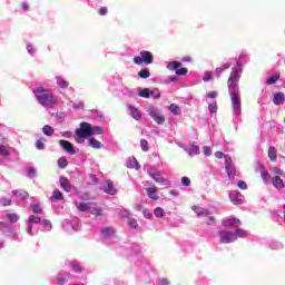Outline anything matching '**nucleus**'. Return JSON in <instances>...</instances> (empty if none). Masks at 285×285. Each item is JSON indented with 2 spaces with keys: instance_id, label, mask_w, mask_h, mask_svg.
I'll use <instances>...</instances> for the list:
<instances>
[{
  "instance_id": "nucleus-4",
  "label": "nucleus",
  "mask_w": 285,
  "mask_h": 285,
  "mask_svg": "<svg viewBox=\"0 0 285 285\" xmlns=\"http://www.w3.org/2000/svg\"><path fill=\"white\" fill-rule=\"evenodd\" d=\"M155 59V56H153V52L142 50L140 51V56L134 57V63L136 66H141L142 63L145 66H150Z\"/></svg>"
},
{
  "instance_id": "nucleus-28",
  "label": "nucleus",
  "mask_w": 285,
  "mask_h": 285,
  "mask_svg": "<svg viewBox=\"0 0 285 285\" xmlns=\"http://www.w3.org/2000/svg\"><path fill=\"white\" fill-rule=\"evenodd\" d=\"M102 237H110V235H115V228L106 227L101 232Z\"/></svg>"
},
{
  "instance_id": "nucleus-43",
  "label": "nucleus",
  "mask_w": 285,
  "mask_h": 285,
  "mask_svg": "<svg viewBox=\"0 0 285 285\" xmlns=\"http://www.w3.org/2000/svg\"><path fill=\"white\" fill-rule=\"evenodd\" d=\"M29 222H31L33 224H41V217L35 216V215H30L29 216Z\"/></svg>"
},
{
  "instance_id": "nucleus-23",
  "label": "nucleus",
  "mask_w": 285,
  "mask_h": 285,
  "mask_svg": "<svg viewBox=\"0 0 285 285\" xmlns=\"http://www.w3.org/2000/svg\"><path fill=\"white\" fill-rule=\"evenodd\" d=\"M88 142L90 148H96V150H99V148H101V142L95 139L92 136L88 138Z\"/></svg>"
},
{
  "instance_id": "nucleus-37",
  "label": "nucleus",
  "mask_w": 285,
  "mask_h": 285,
  "mask_svg": "<svg viewBox=\"0 0 285 285\" xmlns=\"http://www.w3.org/2000/svg\"><path fill=\"white\" fill-rule=\"evenodd\" d=\"M57 164H58L59 168H62V169L67 168L68 159H66L65 157H61L58 159Z\"/></svg>"
},
{
  "instance_id": "nucleus-13",
  "label": "nucleus",
  "mask_w": 285,
  "mask_h": 285,
  "mask_svg": "<svg viewBox=\"0 0 285 285\" xmlns=\"http://www.w3.org/2000/svg\"><path fill=\"white\" fill-rule=\"evenodd\" d=\"M150 117H153L154 121H156V124H158L159 126H164V124L166 122V117L157 111H151Z\"/></svg>"
},
{
  "instance_id": "nucleus-34",
  "label": "nucleus",
  "mask_w": 285,
  "mask_h": 285,
  "mask_svg": "<svg viewBox=\"0 0 285 285\" xmlns=\"http://www.w3.org/2000/svg\"><path fill=\"white\" fill-rule=\"evenodd\" d=\"M154 215H155V217H158L159 219H161V217H164V215H166V212H164V208L157 207L154 210Z\"/></svg>"
},
{
  "instance_id": "nucleus-63",
  "label": "nucleus",
  "mask_w": 285,
  "mask_h": 285,
  "mask_svg": "<svg viewBox=\"0 0 285 285\" xmlns=\"http://www.w3.org/2000/svg\"><path fill=\"white\" fill-rule=\"evenodd\" d=\"M170 283L168 282V279L167 278H163L161 281H160V285H169Z\"/></svg>"
},
{
  "instance_id": "nucleus-19",
  "label": "nucleus",
  "mask_w": 285,
  "mask_h": 285,
  "mask_svg": "<svg viewBox=\"0 0 285 285\" xmlns=\"http://www.w3.org/2000/svg\"><path fill=\"white\" fill-rule=\"evenodd\" d=\"M284 101H285L284 92H277L274 95L273 102L275 104V106H282V104H284Z\"/></svg>"
},
{
  "instance_id": "nucleus-44",
  "label": "nucleus",
  "mask_w": 285,
  "mask_h": 285,
  "mask_svg": "<svg viewBox=\"0 0 285 285\" xmlns=\"http://www.w3.org/2000/svg\"><path fill=\"white\" fill-rule=\"evenodd\" d=\"M189 155H199V146L193 145L189 150Z\"/></svg>"
},
{
  "instance_id": "nucleus-8",
  "label": "nucleus",
  "mask_w": 285,
  "mask_h": 285,
  "mask_svg": "<svg viewBox=\"0 0 285 285\" xmlns=\"http://www.w3.org/2000/svg\"><path fill=\"white\" fill-rule=\"evenodd\" d=\"M222 224L225 228H235L236 230L237 228H239V226H242V220H239V218L236 217H230L223 220Z\"/></svg>"
},
{
  "instance_id": "nucleus-49",
  "label": "nucleus",
  "mask_w": 285,
  "mask_h": 285,
  "mask_svg": "<svg viewBox=\"0 0 285 285\" xmlns=\"http://www.w3.org/2000/svg\"><path fill=\"white\" fill-rule=\"evenodd\" d=\"M207 217V226H215V217L208 215Z\"/></svg>"
},
{
  "instance_id": "nucleus-60",
  "label": "nucleus",
  "mask_w": 285,
  "mask_h": 285,
  "mask_svg": "<svg viewBox=\"0 0 285 285\" xmlns=\"http://www.w3.org/2000/svg\"><path fill=\"white\" fill-rule=\"evenodd\" d=\"M89 177H90L92 184H97V176L95 174H90Z\"/></svg>"
},
{
  "instance_id": "nucleus-12",
  "label": "nucleus",
  "mask_w": 285,
  "mask_h": 285,
  "mask_svg": "<svg viewBox=\"0 0 285 285\" xmlns=\"http://www.w3.org/2000/svg\"><path fill=\"white\" fill-rule=\"evenodd\" d=\"M191 210H194V213H196V215H198L199 217H208V215H210V212H208V209L199 207L197 205H194L191 207Z\"/></svg>"
},
{
  "instance_id": "nucleus-10",
  "label": "nucleus",
  "mask_w": 285,
  "mask_h": 285,
  "mask_svg": "<svg viewBox=\"0 0 285 285\" xmlns=\"http://www.w3.org/2000/svg\"><path fill=\"white\" fill-rule=\"evenodd\" d=\"M59 145L61 146L62 150L68 153V155H75L77 153L75 150V145L68 140L61 139L59 140Z\"/></svg>"
},
{
  "instance_id": "nucleus-36",
  "label": "nucleus",
  "mask_w": 285,
  "mask_h": 285,
  "mask_svg": "<svg viewBox=\"0 0 285 285\" xmlns=\"http://www.w3.org/2000/svg\"><path fill=\"white\" fill-rule=\"evenodd\" d=\"M0 155L2 157H10V150L8 149V147L0 145Z\"/></svg>"
},
{
  "instance_id": "nucleus-59",
  "label": "nucleus",
  "mask_w": 285,
  "mask_h": 285,
  "mask_svg": "<svg viewBox=\"0 0 285 285\" xmlns=\"http://www.w3.org/2000/svg\"><path fill=\"white\" fill-rule=\"evenodd\" d=\"M27 50H28L29 55H32L35 52V48L31 45L27 46Z\"/></svg>"
},
{
  "instance_id": "nucleus-1",
  "label": "nucleus",
  "mask_w": 285,
  "mask_h": 285,
  "mask_svg": "<svg viewBox=\"0 0 285 285\" xmlns=\"http://www.w3.org/2000/svg\"><path fill=\"white\" fill-rule=\"evenodd\" d=\"M240 79L242 72L237 69H232V72L227 80V90L230 97L233 112L236 117H239V115H242V100H239Z\"/></svg>"
},
{
  "instance_id": "nucleus-26",
  "label": "nucleus",
  "mask_w": 285,
  "mask_h": 285,
  "mask_svg": "<svg viewBox=\"0 0 285 285\" xmlns=\"http://www.w3.org/2000/svg\"><path fill=\"white\" fill-rule=\"evenodd\" d=\"M138 77L140 79H149L150 78V69H141L139 72H138Z\"/></svg>"
},
{
  "instance_id": "nucleus-20",
  "label": "nucleus",
  "mask_w": 285,
  "mask_h": 285,
  "mask_svg": "<svg viewBox=\"0 0 285 285\" xmlns=\"http://www.w3.org/2000/svg\"><path fill=\"white\" fill-rule=\"evenodd\" d=\"M89 213H91V215H95L96 217H101V215H104V209H101V207H98L97 204L92 203Z\"/></svg>"
},
{
  "instance_id": "nucleus-33",
  "label": "nucleus",
  "mask_w": 285,
  "mask_h": 285,
  "mask_svg": "<svg viewBox=\"0 0 285 285\" xmlns=\"http://www.w3.org/2000/svg\"><path fill=\"white\" fill-rule=\"evenodd\" d=\"M7 218L10 224H17L19 222V216L17 214H7Z\"/></svg>"
},
{
  "instance_id": "nucleus-62",
  "label": "nucleus",
  "mask_w": 285,
  "mask_h": 285,
  "mask_svg": "<svg viewBox=\"0 0 285 285\" xmlns=\"http://www.w3.org/2000/svg\"><path fill=\"white\" fill-rule=\"evenodd\" d=\"M144 215L147 219H151L153 218V214H150V212H144Z\"/></svg>"
},
{
  "instance_id": "nucleus-27",
  "label": "nucleus",
  "mask_w": 285,
  "mask_h": 285,
  "mask_svg": "<svg viewBox=\"0 0 285 285\" xmlns=\"http://www.w3.org/2000/svg\"><path fill=\"white\" fill-rule=\"evenodd\" d=\"M30 207L36 215H43V208H41L40 204H33Z\"/></svg>"
},
{
  "instance_id": "nucleus-55",
  "label": "nucleus",
  "mask_w": 285,
  "mask_h": 285,
  "mask_svg": "<svg viewBox=\"0 0 285 285\" xmlns=\"http://www.w3.org/2000/svg\"><path fill=\"white\" fill-rule=\"evenodd\" d=\"M208 99H215L217 97V91H209L207 94Z\"/></svg>"
},
{
  "instance_id": "nucleus-45",
  "label": "nucleus",
  "mask_w": 285,
  "mask_h": 285,
  "mask_svg": "<svg viewBox=\"0 0 285 285\" xmlns=\"http://www.w3.org/2000/svg\"><path fill=\"white\" fill-rule=\"evenodd\" d=\"M43 228H47L48 230H52V223H50L49 219L42 220Z\"/></svg>"
},
{
  "instance_id": "nucleus-24",
  "label": "nucleus",
  "mask_w": 285,
  "mask_h": 285,
  "mask_svg": "<svg viewBox=\"0 0 285 285\" xmlns=\"http://www.w3.org/2000/svg\"><path fill=\"white\" fill-rule=\"evenodd\" d=\"M42 132L46 135V137H52L55 135V128H52L50 125H46L42 127Z\"/></svg>"
},
{
  "instance_id": "nucleus-38",
  "label": "nucleus",
  "mask_w": 285,
  "mask_h": 285,
  "mask_svg": "<svg viewBox=\"0 0 285 285\" xmlns=\"http://www.w3.org/2000/svg\"><path fill=\"white\" fill-rule=\"evenodd\" d=\"M140 148H141V150H144V153H148V150H149L148 140L141 139L140 140Z\"/></svg>"
},
{
  "instance_id": "nucleus-47",
  "label": "nucleus",
  "mask_w": 285,
  "mask_h": 285,
  "mask_svg": "<svg viewBox=\"0 0 285 285\" xmlns=\"http://www.w3.org/2000/svg\"><path fill=\"white\" fill-rule=\"evenodd\" d=\"M36 148H37V150H43V148H46V144H43L42 140H37Z\"/></svg>"
},
{
  "instance_id": "nucleus-41",
  "label": "nucleus",
  "mask_w": 285,
  "mask_h": 285,
  "mask_svg": "<svg viewBox=\"0 0 285 285\" xmlns=\"http://www.w3.org/2000/svg\"><path fill=\"white\" fill-rule=\"evenodd\" d=\"M69 277H70L69 275H67V276L58 275V285L66 284V282H68Z\"/></svg>"
},
{
  "instance_id": "nucleus-21",
  "label": "nucleus",
  "mask_w": 285,
  "mask_h": 285,
  "mask_svg": "<svg viewBox=\"0 0 285 285\" xmlns=\"http://www.w3.org/2000/svg\"><path fill=\"white\" fill-rule=\"evenodd\" d=\"M267 155L271 161H277V149H275V146H269Z\"/></svg>"
},
{
  "instance_id": "nucleus-31",
  "label": "nucleus",
  "mask_w": 285,
  "mask_h": 285,
  "mask_svg": "<svg viewBox=\"0 0 285 285\" xmlns=\"http://www.w3.org/2000/svg\"><path fill=\"white\" fill-rule=\"evenodd\" d=\"M279 81V75H274L266 80L267 86H273Z\"/></svg>"
},
{
  "instance_id": "nucleus-7",
  "label": "nucleus",
  "mask_w": 285,
  "mask_h": 285,
  "mask_svg": "<svg viewBox=\"0 0 285 285\" xmlns=\"http://www.w3.org/2000/svg\"><path fill=\"white\" fill-rule=\"evenodd\" d=\"M168 70H176V75L178 77H184L188 75V68L181 67V62L179 61H171L167 65Z\"/></svg>"
},
{
  "instance_id": "nucleus-16",
  "label": "nucleus",
  "mask_w": 285,
  "mask_h": 285,
  "mask_svg": "<svg viewBox=\"0 0 285 285\" xmlns=\"http://www.w3.org/2000/svg\"><path fill=\"white\" fill-rule=\"evenodd\" d=\"M60 187L65 189L66 193H70L72 190V186L70 185V180L66 177H60Z\"/></svg>"
},
{
  "instance_id": "nucleus-46",
  "label": "nucleus",
  "mask_w": 285,
  "mask_h": 285,
  "mask_svg": "<svg viewBox=\"0 0 285 285\" xmlns=\"http://www.w3.org/2000/svg\"><path fill=\"white\" fill-rule=\"evenodd\" d=\"M237 187H238L240 190H246V188H248V185H247L246 181H244V180H238Z\"/></svg>"
},
{
  "instance_id": "nucleus-32",
  "label": "nucleus",
  "mask_w": 285,
  "mask_h": 285,
  "mask_svg": "<svg viewBox=\"0 0 285 285\" xmlns=\"http://www.w3.org/2000/svg\"><path fill=\"white\" fill-rule=\"evenodd\" d=\"M57 83L59 88H68L69 86L68 81L61 77H57Z\"/></svg>"
},
{
  "instance_id": "nucleus-61",
  "label": "nucleus",
  "mask_w": 285,
  "mask_h": 285,
  "mask_svg": "<svg viewBox=\"0 0 285 285\" xmlns=\"http://www.w3.org/2000/svg\"><path fill=\"white\" fill-rule=\"evenodd\" d=\"M169 194L173 195V197H177V195H179V190L171 189Z\"/></svg>"
},
{
  "instance_id": "nucleus-64",
  "label": "nucleus",
  "mask_w": 285,
  "mask_h": 285,
  "mask_svg": "<svg viewBox=\"0 0 285 285\" xmlns=\"http://www.w3.org/2000/svg\"><path fill=\"white\" fill-rule=\"evenodd\" d=\"M215 72L217 73V75H222V72H224V68L222 67V68H216L215 69Z\"/></svg>"
},
{
  "instance_id": "nucleus-51",
  "label": "nucleus",
  "mask_w": 285,
  "mask_h": 285,
  "mask_svg": "<svg viewBox=\"0 0 285 285\" xmlns=\"http://www.w3.org/2000/svg\"><path fill=\"white\" fill-rule=\"evenodd\" d=\"M181 184H183V186H190V178H188V177H183L181 178Z\"/></svg>"
},
{
  "instance_id": "nucleus-2",
  "label": "nucleus",
  "mask_w": 285,
  "mask_h": 285,
  "mask_svg": "<svg viewBox=\"0 0 285 285\" xmlns=\"http://www.w3.org/2000/svg\"><path fill=\"white\" fill-rule=\"evenodd\" d=\"M36 99L41 106H56L57 105V97L49 92L48 89L43 87H38L33 91Z\"/></svg>"
},
{
  "instance_id": "nucleus-40",
  "label": "nucleus",
  "mask_w": 285,
  "mask_h": 285,
  "mask_svg": "<svg viewBox=\"0 0 285 285\" xmlns=\"http://www.w3.org/2000/svg\"><path fill=\"white\" fill-rule=\"evenodd\" d=\"M128 226H130V228H134L135 230H137V228H139V225L137 224V219H135V218H130L128 220Z\"/></svg>"
},
{
  "instance_id": "nucleus-58",
  "label": "nucleus",
  "mask_w": 285,
  "mask_h": 285,
  "mask_svg": "<svg viewBox=\"0 0 285 285\" xmlns=\"http://www.w3.org/2000/svg\"><path fill=\"white\" fill-rule=\"evenodd\" d=\"M215 158H216V159H223V158H224V153H222V151H216V153H215Z\"/></svg>"
},
{
  "instance_id": "nucleus-48",
  "label": "nucleus",
  "mask_w": 285,
  "mask_h": 285,
  "mask_svg": "<svg viewBox=\"0 0 285 285\" xmlns=\"http://www.w3.org/2000/svg\"><path fill=\"white\" fill-rule=\"evenodd\" d=\"M71 266L75 273H83V269L77 263H71Z\"/></svg>"
},
{
  "instance_id": "nucleus-30",
  "label": "nucleus",
  "mask_w": 285,
  "mask_h": 285,
  "mask_svg": "<svg viewBox=\"0 0 285 285\" xmlns=\"http://www.w3.org/2000/svg\"><path fill=\"white\" fill-rule=\"evenodd\" d=\"M138 96L142 97V99H150V90L145 88L138 92Z\"/></svg>"
},
{
  "instance_id": "nucleus-6",
  "label": "nucleus",
  "mask_w": 285,
  "mask_h": 285,
  "mask_svg": "<svg viewBox=\"0 0 285 285\" xmlns=\"http://www.w3.org/2000/svg\"><path fill=\"white\" fill-rule=\"evenodd\" d=\"M225 170L227 173V176L229 179H235V174L237 173V168H235V165H233V158L230 156L225 155Z\"/></svg>"
},
{
  "instance_id": "nucleus-3",
  "label": "nucleus",
  "mask_w": 285,
  "mask_h": 285,
  "mask_svg": "<svg viewBox=\"0 0 285 285\" xmlns=\"http://www.w3.org/2000/svg\"><path fill=\"white\" fill-rule=\"evenodd\" d=\"M90 137H92V125L80 122V128L76 129L75 140L79 144L80 139H88Z\"/></svg>"
},
{
  "instance_id": "nucleus-15",
  "label": "nucleus",
  "mask_w": 285,
  "mask_h": 285,
  "mask_svg": "<svg viewBox=\"0 0 285 285\" xmlns=\"http://www.w3.org/2000/svg\"><path fill=\"white\" fill-rule=\"evenodd\" d=\"M128 110H129L130 117H132L137 121H139V119H141V111H139V109H137V107L129 105Z\"/></svg>"
},
{
  "instance_id": "nucleus-56",
  "label": "nucleus",
  "mask_w": 285,
  "mask_h": 285,
  "mask_svg": "<svg viewBox=\"0 0 285 285\" xmlns=\"http://www.w3.org/2000/svg\"><path fill=\"white\" fill-rule=\"evenodd\" d=\"M210 79H213V75H210V72H206L203 81H210Z\"/></svg>"
},
{
  "instance_id": "nucleus-9",
  "label": "nucleus",
  "mask_w": 285,
  "mask_h": 285,
  "mask_svg": "<svg viewBox=\"0 0 285 285\" xmlns=\"http://www.w3.org/2000/svg\"><path fill=\"white\" fill-rule=\"evenodd\" d=\"M150 177L153 180H155L157 184H161V186H167L168 188H170V180L164 178V176H161V174L159 173H154L150 174Z\"/></svg>"
},
{
  "instance_id": "nucleus-25",
  "label": "nucleus",
  "mask_w": 285,
  "mask_h": 285,
  "mask_svg": "<svg viewBox=\"0 0 285 285\" xmlns=\"http://www.w3.org/2000/svg\"><path fill=\"white\" fill-rule=\"evenodd\" d=\"M51 199H56L57 202L63 200V194L59 189H55L51 196Z\"/></svg>"
},
{
  "instance_id": "nucleus-18",
  "label": "nucleus",
  "mask_w": 285,
  "mask_h": 285,
  "mask_svg": "<svg viewBox=\"0 0 285 285\" xmlns=\"http://www.w3.org/2000/svg\"><path fill=\"white\" fill-rule=\"evenodd\" d=\"M146 193L149 199H153L154 202H157V199H159V195H157V188L148 187L146 188Z\"/></svg>"
},
{
  "instance_id": "nucleus-50",
  "label": "nucleus",
  "mask_w": 285,
  "mask_h": 285,
  "mask_svg": "<svg viewBox=\"0 0 285 285\" xmlns=\"http://www.w3.org/2000/svg\"><path fill=\"white\" fill-rule=\"evenodd\" d=\"M0 204H2V206H10V204H12V200H10L9 198H2L0 200Z\"/></svg>"
},
{
  "instance_id": "nucleus-29",
  "label": "nucleus",
  "mask_w": 285,
  "mask_h": 285,
  "mask_svg": "<svg viewBox=\"0 0 285 285\" xmlns=\"http://www.w3.org/2000/svg\"><path fill=\"white\" fill-rule=\"evenodd\" d=\"M261 177L265 181V184H268L271 181V174H268V170L262 169Z\"/></svg>"
},
{
  "instance_id": "nucleus-22",
  "label": "nucleus",
  "mask_w": 285,
  "mask_h": 285,
  "mask_svg": "<svg viewBox=\"0 0 285 285\" xmlns=\"http://www.w3.org/2000/svg\"><path fill=\"white\" fill-rule=\"evenodd\" d=\"M234 235H235V237H239L240 239H246V237H248V232H246V229H242V228L237 227L234 230Z\"/></svg>"
},
{
  "instance_id": "nucleus-5",
  "label": "nucleus",
  "mask_w": 285,
  "mask_h": 285,
  "mask_svg": "<svg viewBox=\"0 0 285 285\" xmlns=\"http://www.w3.org/2000/svg\"><path fill=\"white\" fill-rule=\"evenodd\" d=\"M220 237V244H233V242H237V237H235V232L223 229L218 232Z\"/></svg>"
},
{
  "instance_id": "nucleus-39",
  "label": "nucleus",
  "mask_w": 285,
  "mask_h": 285,
  "mask_svg": "<svg viewBox=\"0 0 285 285\" xmlns=\"http://www.w3.org/2000/svg\"><path fill=\"white\" fill-rule=\"evenodd\" d=\"M169 110H170V112H173V115H179V112H180L179 106H177L175 104H171L169 106Z\"/></svg>"
},
{
  "instance_id": "nucleus-57",
  "label": "nucleus",
  "mask_w": 285,
  "mask_h": 285,
  "mask_svg": "<svg viewBox=\"0 0 285 285\" xmlns=\"http://www.w3.org/2000/svg\"><path fill=\"white\" fill-rule=\"evenodd\" d=\"M21 9L24 10V11H28V10H30V4L28 2H22L21 3Z\"/></svg>"
},
{
  "instance_id": "nucleus-11",
  "label": "nucleus",
  "mask_w": 285,
  "mask_h": 285,
  "mask_svg": "<svg viewBox=\"0 0 285 285\" xmlns=\"http://www.w3.org/2000/svg\"><path fill=\"white\" fill-rule=\"evenodd\" d=\"M75 206H76L77 210H79L80 213H90L91 206H94V205H92V203H79V202H77L75 204Z\"/></svg>"
},
{
  "instance_id": "nucleus-14",
  "label": "nucleus",
  "mask_w": 285,
  "mask_h": 285,
  "mask_svg": "<svg viewBox=\"0 0 285 285\" xmlns=\"http://www.w3.org/2000/svg\"><path fill=\"white\" fill-rule=\"evenodd\" d=\"M104 190L107 195H115L117 193V189L115 188V184H112V180H106Z\"/></svg>"
},
{
  "instance_id": "nucleus-54",
  "label": "nucleus",
  "mask_w": 285,
  "mask_h": 285,
  "mask_svg": "<svg viewBox=\"0 0 285 285\" xmlns=\"http://www.w3.org/2000/svg\"><path fill=\"white\" fill-rule=\"evenodd\" d=\"M203 150H204V155H206V157H210V155H212L210 147L205 146Z\"/></svg>"
},
{
  "instance_id": "nucleus-17",
  "label": "nucleus",
  "mask_w": 285,
  "mask_h": 285,
  "mask_svg": "<svg viewBox=\"0 0 285 285\" xmlns=\"http://www.w3.org/2000/svg\"><path fill=\"white\" fill-rule=\"evenodd\" d=\"M272 183H273L274 188H277V190H282V188L285 187L284 180L279 176H274L272 178Z\"/></svg>"
},
{
  "instance_id": "nucleus-52",
  "label": "nucleus",
  "mask_w": 285,
  "mask_h": 285,
  "mask_svg": "<svg viewBox=\"0 0 285 285\" xmlns=\"http://www.w3.org/2000/svg\"><path fill=\"white\" fill-rule=\"evenodd\" d=\"M98 12L101 17H105V14H108V8L101 7Z\"/></svg>"
},
{
  "instance_id": "nucleus-53",
  "label": "nucleus",
  "mask_w": 285,
  "mask_h": 285,
  "mask_svg": "<svg viewBox=\"0 0 285 285\" xmlns=\"http://www.w3.org/2000/svg\"><path fill=\"white\" fill-rule=\"evenodd\" d=\"M36 173H37V171H36L35 168H32V167H30V168L27 169V175H29V177H35Z\"/></svg>"
},
{
  "instance_id": "nucleus-35",
  "label": "nucleus",
  "mask_w": 285,
  "mask_h": 285,
  "mask_svg": "<svg viewBox=\"0 0 285 285\" xmlns=\"http://www.w3.org/2000/svg\"><path fill=\"white\" fill-rule=\"evenodd\" d=\"M92 135H104V128L100 126L91 127V137Z\"/></svg>"
},
{
  "instance_id": "nucleus-42",
  "label": "nucleus",
  "mask_w": 285,
  "mask_h": 285,
  "mask_svg": "<svg viewBox=\"0 0 285 285\" xmlns=\"http://www.w3.org/2000/svg\"><path fill=\"white\" fill-rule=\"evenodd\" d=\"M208 109H209L210 115H215V112H217V102L209 104Z\"/></svg>"
}]
</instances>
